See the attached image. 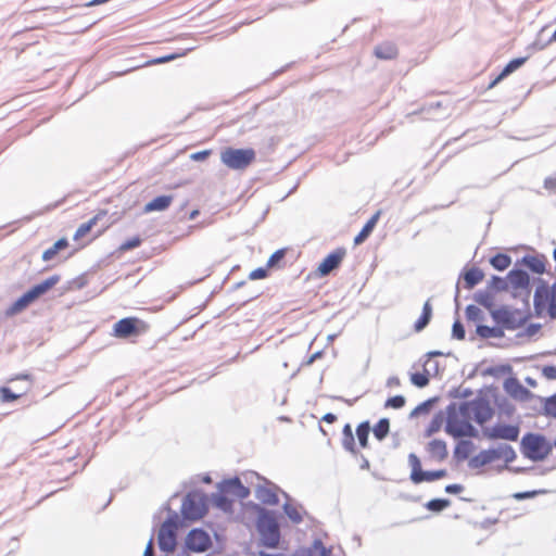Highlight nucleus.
<instances>
[{
    "mask_svg": "<svg viewBox=\"0 0 556 556\" xmlns=\"http://www.w3.org/2000/svg\"><path fill=\"white\" fill-rule=\"evenodd\" d=\"M488 288L493 292L508 291L514 299H521L526 309L530 308L531 283L530 275L527 270L521 268H513L508 271L507 276L500 277L493 275L488 282Z\"/></svg>",
    "mask_w": 556,
    "mask_h": 556,
    "instance_id": "1",
    "label": "nucleus"
},
{
    "mask_svg": "<svg viewBox=\"0 0 556 556\" xmlns=\"http://www.w3.org/2000/svg\"><path fill=\"white\" fill-rule=\"evenodd\" d=\"M254 508L257 511L255 527L260 534L261 545L267 548H276L279 544L281 533L274 511L268 510L258 504H254Z\"/></svg>",
    "mask_w": 556,
    "mask_h": 556,
    "instance_id": "2",
    "label": "nucleus"
},
{
    "mask_svg": "<svg viewBox=\"0 0 556 556\" xmlns=\"http://www.w3.org/2000/svg\"><path fill=\"white\" fill-rule=\"evenodd\" d=\"M552 448L553 445L541 433L527 432L520 441L521 454L534 463L544 460L552 452Z\"/></svg>",
    "mask_w": 556,
    "mask_h": 556,
    "instance_id": "3",
    "label": "nucleus"
},
{
    "mask_svg": "<svg viewBox=\"0 0 556 556\" xmlns=\"http://www.w3.org/2000/svg\"><path fill=\"white\" fill-rule=\"evenodd\" d=\"M60 281V276L54 275L42 282L34 286L27 292H25L21 298H18L8 309V316H14L22 311H24L29 304H31L35 300H37L40 295L45 294L47 291L52 289Z\"/></svg>",
    "mask_w": 556,
    "mask_h": 556,
    "instance_id": "4",
    "label": "nucleus"
},
{
    "mask_svg": "<svg viewBox=\"0 0 556 556\" xmlns=\"http://www.w3.org/2000/svg\"><path fill=\"white\" fill-rule=\"evenodd\" d=\"M207 513V496L199 490L189 491L181 504V516L184 520L195 521Z\"/></svg>",
    "mask_w": 556,
    "mask_h": 556,
    "instance_id": "5",
    "label": "nucleus"
},
{
    "mask_svg": "<svg viewBox=\"0 0 556 556\" xmlns=\"http://www.w3.org/2000/svg\"><path fill=\"white\" fill-rule=\"evenodd\" d=\"M491 317L496 325H498L503 330H516L522 327L531 317V314L528 312L522 314L519 308H510L508 306H501L496 309L491 311Z\"/></svg>",
    "mask_w": 556,
    "mask_h": 556,
    "instance_id": "6",
    "label": "nucleus"
},
{
    "mask_svg": "<svg viewBox=\"0 0 556 556\" xmlns=\"http://www.w3.org/2000/svg\"><path fill=\"white\" fill-rule=\"evenodd\" d=\"M538 287L534 292L533 306L536 315H541L544 309L551 319H556V299L553 293L548 291V283L542 278H538Z\"/></svg>",
    "mask_w": 556,
    "mask_h": 556,
    "instance_id": "7",
    "label": "nucleus"
},
{
    "mask_svg": "<svg viewBox=\"0 0 556 556\" xmlns=\"http://www.w3.org/2000/svg\"><path fill=\"white\" fill-rule=\"evenodd\" d=\"M255 155L252 148L235 149L229 147L222 151L220 160L231 169H244L255 160Z\"/></svg>",
    "mask_w": 556,
    "mask_h": 556,
    "instance_id": "8",
    "label": "nucleus"
},
{
    "mask_svg": "<svg viewBox=\"0 0 556 556\" xmlns=\"http://www.w3.org/2000/svg\"><path fill=\"white\" fill-rule=\"evenodd\" d=\"M408 464L410 466L409 479L414 484L432 482L447 476L446 469L424 470L421 468V462L415 453L408 455Z\"/></svg>",
    "mask_w": 556,
    "mask_h": 556,
    "instance_id": "9",
    "label": "nucleus"
},
{
    "mask_svg": "<svg viewBox=\"0 0 556 556\" xmlns=\"http://www.w3.org/2000/svg\"><path fill=\"white\" fill-rule=\"evenodd\" d=\"M185 547L193 553L201 554L207 552L212 545V539L203 528L191 529L185 538Z\"/></svg>",
    "mask_w": 556,
    "mask_h": 556,
    "instance_id": "10",
    "label": "nucleus"
},
{
    "mask_svg": "<svg viewBox=\"0 0 556 556\" xmlns=\"http://www.w3.org/2000/svg\"><path fill=\"white\" fill-rule=\"evenodd\" d=\"M520 427L510 424H495L492 427H483L482 435L489 440H506L515 442L518 440Z\"/></svg>",
    "mask_w": 556,
    "mask_h": 556,
    "instance_id": "11",
    "label": "nucleus"
},
{
    "mask_svg": "<svg viewBox=\"0 0 556 556\" xmlns=\"http://www.w3.org/2000/svg\"><path fill=\"white\" fill-rule=\"evenodd\" d=\"M444 431L454 439L478 438V429L470 422V419L457 418L454 422H446Z\"/></svg>",
    "mask_w": 556,
    "mask_h": 556,
    "instance_id": "12",
    "label": "nucleus"
},
{
    "mask_svg": "<svg viewBox=\"0 0 556 556\" xmlns=\"http://www.w3.org/2000/svg\"><path fill=\"white\" fill-rule=\"evenodd\" d=\"M17 380L25 381L26 387L24 389L20 390L18 392H13V390L9 387H1L0 388V401L2 403L14 402V401L21 399L23 395L27 394L31 390L33 382H34L31 375H29V374L15 375L9 379V382H13V381H17Z\"/></svg>",
    "mask_w": 556,
    "mask_h": 556,
    "instance_id": "13",
    "label": "nucleus"
},
{
    "mask_svg": "<svg viewBox=\"0 0 556 556\" xmlns=\"http://www.w3.org/2000/svg\"><path fill=\"white\" fill-rule=\"evenodd\" d=\"M217 489L239 500H244L250 495V489L243 485L239 477L224 479L217 483Z\"/></svg>",
    "mask_w": 556,
    "mask_h": 556,
    "instance_id": "14",
    "label": "nucleus"
},
{
    "mask_svg": "<svg viewBox=\"0 0 556 556\" xmlns=\"http://www.w3.org/2000/svg\"><path fill=\"white\" fill-rule=\"evenodd\" d=\"M505 391L514 399L519 400L521 402L536 400L534 393H532L529 389L523 387L520 381L515 377H509L504 382Z\"/></svg>",
    "mask_w": 556,
    "mask_h": 556,
    "instance_id": "15",
    "label": "nucleus"
},
{
    "mask_svg": "<svg viewBox=\"0 0 556 556\" xmlns=\"http://www.w3.org/2000/svg\"><path fill=\"white\" fill-rule=\"evenodd\" d=\"M345 249L338 248L329 253L317 267L320 277L328 276L332 270L338 268L345 256Z\"/></svg>",
    "mask_w": 556,
    "mask_h": 556,
    "instance_id": "16",
    "label": "nucleus"
},
{
    "mask_svg": "<svg viewBox=\"0 0 556 556\" xmlns=\"http://www.w3.org/2000/svg\"><path fill=\"white\" fill-rule=\"evenodd\" d=\"M472 414L473 420L482 426L493 417L494 410L485 397L477 396L473 399Z\"/></svg>",
    "mask_w": 556,
    "mask_h": 556,
    "instance_id": "17",
    "label": "nucleus"
},
{
    "mask_svg": "<svg viewBox=\"0 0 556 556\" xmlns=\"http://www.w3.org/2000/svg\"><path fill=\"white\" fill-rule=\"evenodd\" d=\"M266 484L271 485V488H268L266 485H257L255 489V497L261 501L263 504L266 505H277L279 503V498L276 491H279L281 493V489L271 483L267 479H263Z\"/></svg>",
    "mask_w": 556,
    "mask_h": 556,
    "instance_id": "18",
    "label": "nucleus"
},
{
    "mask_svg": "<svg viewBox=\"0 0 556 556\" xmlns=\"http://www.w3.org/2000/svg\"><path fill=\"white\" fill-rule=\"evenodd\" d=\"M546 258L543 254L541 255H530L526 254L516 262V265H523L530 271L536 275H542L546 271Z\"/></svg>",
    "mask_w": 556,
    "mask_h": 556,
    "instance_id": "19",
    "label": "nucleus"
},
{
    "mask_svg": "<svg viewBox=\"0 0 556 556\" xmlns=\"http://www.w3.org/2000/svg\"><path fill=\"white\" fill-rule=\"evenodd\" d=\"M137 318H123L118 320L113 327V336L121 339H126L137 331Z\"/></svg>",
    "mask_w": 556,
    "mask_h": 556,
    "instance_id": "20",
    "label": "nucleus"
},
{
    "mask_svg": "<svg viewBox=\"0 0 556 556\" xmlns=\"http://www.w3.org/2000/svg\"><path fill=\"white\" fill-rule=\"evenodd\" d=\"M529 55L520 56L513 59L509 61L502 72L489 84L488 89L494 88L500 81H502L504 78L508 77L510 74H513L515 71H517L519 67H521L526 61L528 60Z\"/></svg>",
    "mask_w": 556,
    "mask_h": 556,
    "instance_id": "21",
    "label": "nucleus"
},
{
    "mask_svg": "<svg viewBox=\"0 0 556 556\" xmlns=\"http://www.w3.org/2000/svg\"><path fill=\"white\" fill-rule=\"evenodd\" d=\"M498 459V452L495 448L483 450L469 459V467L477 469Z\"/></svg>",
    "mask_w": 556,
    "mask_h": 556,
    "instance_id": "22",
    "label": "nucleus"
},
{
    "mask_svg": "<svg viewBox=\"0 0 556 556\" xmlns=\"http://www.w3.org/2000/svg\"><path fill=\"white\" fill-rule=\"evenodd\" d=\"M106 216V211L101 210L99 211L92 218H90L88 222L81 224L77 230L75 231L73 239L75 241L83 240L93 228V226L103 217Z\"/></svg>",
    "mask_w": 556,
    "mask_h": 556,
    "instance_id": "23",
    "label": "nucleus"
},
{
    "mask_svg": "<svg viewBox=\"0 0 556 556\" xmlns=\"http://www.w3.org/2000/svg\"><path fill=\"white\" fill-rule=\"evenodd\" d=\"M164 508L168 511V516L161 525L160 530L177 533L178 528L182 525V517L180 518L178 513L172 510L168 504H166Z\"/></svg>",
    "mask_w": 556,
    "mask_h": 556,
    "instance_id": "24",
    "label": "nucleus"
},
{
    "mask_svg": "<svg viewBox=\"0 0 556 556\" xmlns=\"http://www.w3.org/2000/svg\"><path fill=\"white\" fill-rule=\"evenodd\" d=\"M426 450L431 457L435 458L438 462L444 460L448 454L445 441L440 439L431 440L427 444Z\"/></svg>",
    "mask_w": 556,
    "mask_h": 556,
    "instance_id": "25",
    "label": "nucleus"
},
{
    "mask_svg": "<svg viewBox=\"0 0 556 556\" xmlns=\"http://www.w3.org/2000/svg\"><path fill=\"white\" fill-rule=\"evenodd\" d=\"M462 277L464 279V287L471 290L483 280L484 273L479 267L473 266L465 270L462 274Z\"/></svg>",
    "mask_w": 556,
    "mask_h": 556,
    "instance_id": "26",
    "label": "nucleus"
},
{
    "mask_svg": "<svg viewBox=\"0 0 556 556\" xmlns=\"http://www.w3.org/2000/svg\"><path fill=\"white\" fill-rule=\"evenodd\" d=\"M157 542L162 552L173 553L177 545V533L159 530Z\"/></svg>",
    "mask_w": 556,
    "mask_h": 556,
    "instance_id": "27",
    "label": "nucleus"
},
{
    "mask_svg": "<svg viewBox=\"0 0 556 556\" xmlns=\"http://www.w3.org/2000/svg\"><path fill=\"white\" fill-rule=\"evenodd\" d=\"M397 52L396 46L389 40L381 42L374 49L375 56L380 60H392L397 56Z\"/></svg>",
    "mask_w": 556,
    "mask_h": 556,
    "instance_id": "28",
    "label": "nucleus"
},
{
    "mask_svg": "<svg viewBox=\"0 0 556 556\" xmlns=\"http://www.w3.org/2000/svg\"><path fill=\"white\" fill-rule=\"evenodd\" d=\"M536 401L541 403V407L538 410L540 415L556 419V393L548 397L539 395L536 396Z\"/></svg>",
    "mask_w": 556,
    "mask_h": 556,
    "instance_id": "29",
    "label": "nucleus"
},
{
    "mask_svg": "<svg viewBox=\"0 0 556 556\" xmlns=\"http://www.w3.org/2000/svg\"><path fill=\"white\" fill-rule=\"evenodd\" d=\"M172 201H173V195H166V194L159 195L144 205L143 212L144 213H150V212H155V211L162 212L170 205Z\"/></svg>",
    "mask_w": 556,
    "mask_h": 556,
    "instance_id": "30",
    "label": "nucleus"
},
{
    "mask_svg": "<svg viewBox=\"0 0 556 556\" xmlns=\"http://www.w3.org/2000/svg\"><path fill=\"white\" fill-rule=\"evenodd\" d=\"M281 494L283 495V497L287 500V502L283 504L282 506V509H283V513L286 514V516L295 525H299L303 521V515L302 513L299 510V508L293 505L292 503H290L291 501V497L290 495L285 492V491H281Z\"/></svg>",
    "mask_w": 556,
    "mask_h": 556,
    "instance_id": "31",
    "label": "nucleus"
},
{
    "mask_svg": "<svg viewBox=\"0 0 556 556\" xmlns=\"http://www.w3.org/2000/svg\"><path fill=\"white\" fill-rule=\"evenodd\" d=\"M193 49H195L194 46H186L184 48H179L178 51L173 52L170 54H167V55H164V56H160V58H155V59L146 60L143 63H141V67L149 66V65H152V64L165 63V62L175 60V59H177L179 56L185 55L187 52L192 51Z\"/></svg>",
    "mask_w": 556,
    "mask_h": 556,
    "instance_id": "32",
    "label": "nucleus"
},
{
    "mask_svg": "<svg viewBox=\"0 0 556 556\" xmlns=\"http://www.w3.org/2000/svg\"><path fill=\"white\" fill-rule=\"evenodd\" d=\"M379 216L380 212H377L367 220L362 230L355 236L354 244L358 245L363 243L370 236L376 224L378 223Z\"/></svg>",
    "mask_w": 556,
    "mask_h": 556,
    "instance_id": "33",
    "label": "nucleus"
},
{
    "mask_svg": "<svg viewBox=\"0 0 556 556\" xmlns=\"http://www.w3.org/2000/svg\"><path fill=\"white\" fill-rule=\"evenodd\" d=\"M212 501L213 504L224 513L232 511L233 500L229 498L227 493L218 490L216 493L212 494Z\"/></svg>",
    "mask_w": 556,
    "mask_h": 556,
    "instance_id": "34",
    "label": "nucleus"
},
{
    "mask_svg": "<svg viewBox=\"0 0 556 556\" xmlns=\"http://www.w3.org/2000/svg\"><path fill=\"white\" fill-rule=\"evenodd\" d=\"M473 443L470 440H460L454 448V458L457 462L466 460L473 450Z\"/></svg>",
    "mask_w": 556,
    "mask_h": 556,
    "instance_id": "35",
    "label": "nucleus"
},
{
    "mask_svg": "<svg viewBox=\"0 0 556 556\" xmlns=\"http://www.w3.org/2000/svg\"><path fill=\"white\" fill-rule=\"evenodd\" d=\"M476 333L482 339L503 338L504 337V330L498 325L495 327H490L486 325H478L476 328Z\"/></svg>",
    "mask_w": 556,
    "mask_h": 556,
    "instance_id": "36",
    "label": "nucleus"
},
{
    "mask_svg": "<svg viewBox=\"0 0 556 556\" xmlns=\"http://www.w3.org/2000/svg\"><path fill=\"white\" fill-rule=\"evenodd\" d=\"M473 300L484 308L492 311L491 308L494 305V294L489 288L485 290H478L473 294Z\"/></svg>",
    "mask_w": 556,
    "mask_h": 556,
    "instance_id": "37",
    "label": "nucleus"
},
{
    "mask_svg": "<svg viewBox=\"0 0 556 556\" xmlns=\"http://www.w3.org/2000/svg\"><path fill=\"white\" fill-rule=\"evenodd\" d=\"M428 365H430L429 362H426L424 364V371L422 372H413L410 375V382L417 387V388H425L429 384V377H430V369L428 368Z\"/></svg>",
    "mask_w": 556,
    "mask_h": 556,
    "instance_id": "38",
    "label": "nucleus"
},
{
    "mask_svg": "<svg viewBox=\"0 0 556 556\" xmlns=\"http://www.w3.org/2000/svg\"><path fill=\"white\" fill-rule=\"evenodd\" d=\"M495 405L500 416L510 418L515 413V405L505 396L495 397Z\"/></svg>",
    "mask_w": 556,
    "mask_h": 556,
    "instance_id": "39",
    "label": "nucleus"
},
{
    "mask_svg": "<svg viewBox=\"0 0 556 556\" xmlns=\"http://www.w3.org/2000/svg\"><path fill=\"white\" fill-rule=\"evenodd\" d=\"M439 396L430 397L422 403L418 404L409 414L410 418L418 417L420 415H427L433 408V406L438 403Z\"/></svg>",
    "mask_w": 556,
    "mask_h": 556,
    "instance_id": "40",
    "label": "nucleus"
},
{
    "mask_svg": "<svg viewBox=\"0 0 556 556\" xmlns=\"http://www.w3.org/2000/svg\"><path fill=\"white\" fill-rule=\"evenodd\" d=\"M490 264L494 269L503 271L510 266L511 257L506 253H496L490 258Z\"/></svg>",
    "mask_w": 556,
    "mask_h": 556,
    "instance_id": "41",
    "label": "nucleus"
},
{
    "mask_svg": "<svg viewBox=\"0 0 556 556\" xmlns=\"http://www.w3.org/2000/svg\"><path fill=\"white\" fill-rule=\"evenodd\" d=\"M67 247H68V241L66 238L59 239L51 248L47 249L42 253V260L45 262H49V261L53 260L60 251L66 249Z\"/></svg>",
    "mask_w": 556,
    "mask_h": 556,
    "instance_id": "42",
    "label": "nucleus"
},
{
    "mask_svg": "<svg viewBox=\"0 0 556 556\" xmlns=\"http://www.w3.org/2000/svg\"><path fill=\"white\" fill-rule=\"evenodd\" d=\"M444 420V412L439 410L435 413L425 430V437L430 438L437 433L441 429Z\"/></svg>",
    "mask_w": 556,
    "mask_h": 556,
    "instance_id": "43",
    "label": "nucleus"
},
{
    "mask_svg": "<svg viewBox=\"0 0 556 556\" xmlns=\"http://www.w3.org/2000/svg\"><path fill=\"white\" fill-rule=\"evenodd\" d=\"M370 430H371V428H370V424L368 420L362 421L356 427V437H357L358 443L362 447L368 446V438H369Z\"/></svg>",
    "mask_w": 556,
    "mask_h": 556,
    "instance_id": "44",
    "label": "nucleus"
},
{
    "mask_svg": "<svg viewBox=\"0 0 556 556\" xmlns=\"http://www.w3.org/2000/svg\"><path fill=\"white\" fill-rule=\"evenodd\" d=\"M390 431V420L388 418H381L374 426L372 432L378 441H382L387 438Z\"/></svg>",
    "mask_w": 556,
    "mask_h": 556,
    "instance_id": "45",
    "label": "nucleus"
},
{
    "mask_svg": "<svg viewBox=\"0 0 556 556\" xmlns=\"http://www.w3.org/2000/svg\"><path fill=\"white\" fill-rule=\"evenodd\" d=\"M496 451L498 452V459L503 458L506 464L513 463L517 457L513 446L506 443L498 444Z\"/></svg>",
    "mask_w": 556,
    "mask_h": 556,
    "instance_id": "46",
    "label": "nucleus"
},
{
    "mask_svg": "<svg viewBox=\"0 0 556 556\" xmlns=\"http://www.w3.org/2000/svg\"><path fill=\"white\" fill-rule=\"evenodd\" d=\"M451 505L448 498H432L425 504V507L433 513H441Z\"/></svg>",
    "mask_w": 556,
    "mask_h": 556,
    "instance_id": "47",
    "label": "nucleus"
},
{
    "mask_svg": "<svg viewBox=\"0 0 556 556\" xmlns=\"http://www.w3.org/2000/svg\"><path fill=\"white\" fill-rule=\"evenodd\" d=\"M511 371L510 365L490 366L482 371L483 376L500 377Z\"/></svg>",
    "mask_w": 556,
    "mask_h": 556,
    "instance_id": "48",
    "label": "nucleus"
},
{
    "mask_svg": "<svg viewBox=\"0 0 556 556\" xmlns=\"http://www.w3.org/2000/svg\"><path fill=\"white\" fill-rule=\"evenodd\" d=\"M555 41L556 37H548L546 40H542L540 37H536L531 43L528 45V50H530L528 55L530 56L531 53L542 50Z\"/></svg>",
    "mask_w": 556,
    "mask_h": 556,
    "instance_id": "49",
    "label": "nucleus"
},
{
    "mask_svg": "<svg viewBox=\"0 0 556 556\" xmlns=\"http://www.w3.org/2000/svg\"><path fill=\"white\" fill-rule=\"evenodd\" d=\"M466 336L465 326L460 321L459 317L455 319L452 326V338L456 340H464Z\"/></svg>",
    "mask_w": 556,
    "mask_h": 556,
    "instance_id": "50",
    "label": "nucleus"
},
{
    "mask_svg": "<svg viewBox=\"0 0 556 556\" xmlns=\"http://www.w3.org/2000/svg\"><path fill=\"white\" fill-rule=\"evenodd\" d=\"M405 403H406L405 397L403 395L399 394V395L389 397L384 403V407L400 409V408L404 407Z\"/></svg>",
    "mask_w": 556,
    "mask_h": 556,
    "instance_id": "51",
    "label": "nucleus"
},
{
    "mask_svg": "<svg viewBox=\"0 0 556 556\" xmlns=\"http://www.w3.org/2000/svg\"><path fill=\"white\" fill-rule=\"evenodd\" d=\"M465 313L466 318L470 321H477L482 319V311L473 304L467 305Z\"/></svg>",
    "mask_w": 556,
    "mask_h": 556,
    "instance_id": "52",
    "label": "nucleus"
},
{
    "mask_svg": "<svg viewBox=\"0 0 556 556\" xmlns=\"http://www.w3.org/2000/svg\"><path fill=\"white\" fill-rule=\"evenodd\" d=\"M286 255V250L285 249H279L277 251H275L268 258L267 261V267L268 268H274V267H278L280 262L283 260Z\"/></svg>",
    "mask_w": 556,
    "mask_h": 556,
    "instance_id": "53",
    "label": "nucleus"
},
{
    "mask_svg": "<svg viewBox=\"0 0 556 556\" xmlns=\"http://www.w3.org/2000/svg\"><path fill=\"white\" fill-rule=\"evenodd\" d=\"M473 410V400L465 401L458 406L459 415L462 419H470Z\"/></svg>",
    "mask_w": 556,
    "mask_h": 556,
    "instance_id": "54",
    "label": "nucleus"
},
{
    "mask_svg": "<svg viewBox=\"0 0 556 556\" xmlns=\"http://www.w3.org/2000/svg\"><path fill=\"white\" fill-rule=\"evenodd\" d=\"M445 414H446V417L444 416V419H445V424L446 422H454L455 419L459 418L458 415H459V412H458V407H457V404L452 402L450 403L447 406H446V410H445Z\"/></svg>",
    "mask_w": 556,
    "mask_h": 556,
    "instance_id": "55",
    "label": "nucleus"
},
{
    "mask_svg": "<svg viewBox=\"0 0 556 556\" xmlns=\"http://www.w3.org/2000/svg\"><path fill=\"white\" fill-rule=\"evenodd\" d=\"M545 492H546L545 490H532V491L516 492L513 494V497L516 501H523V500H528V498H533L539 494H544Z\"/></svg>",
    "mask_w": 556,
    "mask_h": 556,
    "instance_id": "56",
    "label": "nucleus"
},
{
    "mask_svg": "<svg viewBox=\"0 0 556 556\" xmlns=\"http://www.w3.org/2000/svg\"><path fill=\"white\" fill-rule=\"evenodd\" d=\"M342 446L346 452L351 453L352 455H354V456L358 455V451L356 450V445H355L354 435L353 437H342Z\"/></svg>",
    "mask_w": 556,
    "mask_h": 556,
    "instance_id": "57",
    "label": "nucleus"
},
{
    "mask_svg": "<svg viewBox=\"0 0 556 556\" xmlns=\"http://www.w3.org/2000/svg\"><path fill=\"white\" fill-rule=\"evenodd\" d=\"M443 353L441 351H430L427 353L428 359L426 362H429L430 365H428V368L430 369V375L437 376L439 374V363L438 362H431V357L435 356H442Z\"/></svg>",
    "mask_w": 556,
    "mask_h": 556,
    "instance_id": "58",
    "label": "nucleus"
},
{
    "mask_svg": "<svg viewBox=\"0 0 556 556\" xmlns=\"http://www.w3.org/2000/svg\"><path fill=\"white\" fill-rule=\"evenodd\" d=\"M312 552H318V556H332V551L329 547H326L321 540L317 539L314 541L312 546Z\"/></svg>",
    "mask_w": 556,
    "mask_h": 556,
    "instance_id": "59",
    "label": "nucleus"
},
{
    "mask_svg": "<svg viewBox=\"0 0 556 556\" xmlns=\"http://www.w3.org/2000/svg\"><path fill=\"white\" fill-rule=\"evenodd\" d=\"M472 390L470 388H454L448 392V396L453 399H467L472 395Z\"/></svg>",
    "mask_w": 556,
    "mask_h": 556,
    "instance_id": "60",
    "label": "nucleus"
},
{
    "mask_svg": "<svg viewBox=\"0 0 556 556\" xmlns=\"http://www.w3.org/2000/svg\"><path fill=\"white\" fill-rule=\"evenodd\" d=\"M541 329V325L540 324H530L526 327V329L521 332H518L517 333V337L518 338H521V337H533L535 336Z\"/></svg>",
    "mask_w": 556,
    "mask_h": 556,
    "instance_id": "61",
    "label": "nucleus"
},
{
    "mask_svg": "<svg viewBox=\"0 0 556 556\" xmlns=\"http://www.w3.org/2000/svg\"><path fill=\"white\" fill-rule=\"evenodd\" d=\"M268 276V267H257L255 269H253L250 275H249V278L251 280H258V279H264Z\"/></svg>",
    "mask_w": 556,
    "mask_h": 556,
    "instance_id": "62",
    "label": "nucleus"
},
{
    "mask_svg": "<svg viewBox=\"0 0 556 556\" xmlns=\"http://www.w3.org/2000/svg\"><path fill=\"white\" fill-rule=\"evenodd\" d=\"M430 320L431 319L429 317L420 315L419 318L414 324L415 331H422L429 325Z\"/></svg>",
    "mask_w": 556,
    "mask_h": 556,
    "instance_id": "63",
    "label": "nucleus"
},
{
    "mask_svg": "<svg viewBox=\"0 0 556 556\" xmlns=\"http://www.w3.org/2000/svg\"><path fill=\"white\" fill-rule=\"evenodd\" d=\"M542 375L548 380H556V366L546 365L542 368Z\"/></svg>",
    "mask_w": 556,
    "mask_h": 556,
    "instance_id": "64",
    "label": "nucleus"
}]
</instances>
